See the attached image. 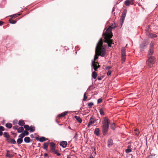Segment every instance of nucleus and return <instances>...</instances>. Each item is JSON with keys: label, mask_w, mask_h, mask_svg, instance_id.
Segmentation results:
<instances>
[{"label": "nucleus", "mask_w": 158, "mask_h": 158, "mask_svg": "<svg viewBox=\"0 0 158 158\" xmlns=\"http://www.w3.org/2000/svg\"><path fill=\"white\" fill-rule=\"evenodd\" d=\"M154 44V42L153 41H152L150 44L149 50L148 52V56H150L152 55L153 53V48Z\"/></svg>", "instance_id": "nucleus-6"}, {"label": "nucleus", "mask_w": 158, "mask_h": 158, "mask_svg": "<svg viewBox=\"0 0 158 158\" xmlns=\"http://www.w3.org/2000/svg\"><path fill=\"white\" fill-rule=\"evenodd\" d=\"M139 132L138 133H136L135 134H136V135H139Z\"/></svg>", "instance_id": "nucleus-56"}, {"label": "nucleus", "mask_w": 158, "mask_h": 158, "mask_svg": "<svg viewBox=\"0 0 158 158\" xmlns=\"http://www.w3.org/2000/svg\"><path fill=\"white\" fill-rule=\"evenodd\" d=\"M100 113L101 115H104V110L103 108H101L100 110Z\"/></svg>", "instance_id": "nucleus-31"}, {"label": "nucleus", "mask_w": 158, "mask_h": 158, "mask_svg": "<svg viewBox=\"0 0 158 158\" xmlns=\"http://www.w3.org/2000/svg\"><path fill=\"white\" fill-rule=\"evenodd\" d=\"M103 41L100 39L98 43L95 48V54L94 57V61H95L98 58V56L103 57L106 53V49L103 47Z\"/></svg>", "instance_id": "nucleus-1"}, {"label": "nucleus", "mask_w": 158, "mask_h": 158, "mask_svg": "<svg viewBox=\"0 0 158 158\" xmlns=\"http://www.w3.org/2000/svg\"><path fill=\"white\" fill-rule=\"evenodd\" d=\"M23 142V139L22 138H19L17 140V143L18 144H21Z\"/></svg>", "instance_id": "nucleus-25"}, {"label": "nucleus", "mask_w": 158, "mask_h": 158, "mask_svg": "<svg viewBox=\"0 0 158 158\" xmlns=\"http://www.w3.org/2000/svg\"><path fill=\"white\" fill-rule=\"evenodd\" d=\"M126 11L125 10H124L123 12V13L122 14V15L121 18V20L122 22V23H123L124 21L125 18L126 17Z\"/></svg>", "instance_id": "nucleus-10"}, {"label": "nucleus", "mask_w": 158, "mask_h": 158, "mask_svg": "<svg viewBox=\"0 0 158 158\" xmlns=\"http://www.w3.org/2000/svg\"><path fill=\"white\" fill-rule=\"evenodd\" d=\"M23 133L25 136L28 135H29V132L27 131H25L23 132Z\"/></svg>", "instance_id": "nucleus-40"}, {"label": "nucleus", "mask_w": 158, "mask_h": 158, "mask_svg": "<svg viewBox=\"0 0 158 158\" xmlns=\"http://www.w3.org/2000/svg\"><path fill=\"white\" fill-rule=\"evenodd\" d=\"M98 79L99 80H101L102 79V78L100 77H98Z\"/></svg>", "instance_id": "nucleus-52"}, {"label": "nucleus", "mask_w": 158, "mask_h": 158, "mask_svg": "<svg viewBox=\"0 0 158 158\" xmlns=\"http://www.w3.org/2000/svg\"><path fill=\"white\" fill-rule=\"evenodd\" d=\"M126 56V49L124 48H123L121 50L122 62V63L125 60Z\"/></svg>", "instance_id": "nucleus-7"}, {"label": "nucleus", "mask_w": 158, "mask_h": 158, "mask_svg": "<svg viewBox=\"0 0 158 158\" xmlns=\"http://www.w3.org/2000/svg\"><path fill=\"white\" fill-rule=\"evenodd\" d=\"M9 21L10 23L12 24H14V23H16V21H15L11 19H10Z\"/></svg>", "instance_id": "nucleus-35"}, {"label": "nucleus", "mask_w": 158, "mask_h": 158, "mask_svg": "<svg viewBox=\"0 0 158 158\" xmlns=\"http://www.w3.org/2000/svg\"><path fill=\"white\" fill-rule=\"evenodd\" d=\"M98 119H96L93 116H92L91 118H90V119L89 121V122L88 125V127L89 128V127L90 125L92 124H94L95 122L97 121V123L98 122V123H99L100 122V120L98 121Z\"/></svg>", "instance_id": "nucleus-5"}, {"label": "nucleus", "mask_w": 158, "mask_h": 158, "mask_svg": "<svg viewBox=\"0 0 158 158\" xmlns=\"http://www.w3.org/2000/svg\"><path fill=\"white\" fill-rule=\"evenodd\" d=\"M99 132L100 130L99 128H97L95 130V131H94V133L96 135L99 136L100 135Z\"/></svg>", "instance_id": "nucleus-13"}, {"label": "nucleus", "mask_w": 158, "mask_h": 158, "mask_svg": "<svg viewBox=\"0 0 158 158\" xmlns=\"http://www.w3.org/2000/svg\"><path fill=\"white\" fill-rule=\"evenodd\" d=\"M113 143L112 140L111 139H109L107 142L108 147H110L113 145Z\"/></svg>", "instance_id": "nucleus-11"}, {"label": "nucleus", "mask_w": 158, "mask_h": 158, "mask_svg": "<svg viewBox=\"0 0 158 158\" xmlns=\"http://www.w3.org/2000/svg\"><path fill=\"white\" fill-rule=\"evenodd\" d=\"M54 153L55 154H56L58 156H59L60 155V153H58L56 151Z\"/></svg>", "instance_id": "nucleus-47"}, {"label": "nucleus", "mask_w": 158, "mask_h": 158, "mask_svg": "<svg viewBox=\"0 0 158 158\" xmlns=\"http://www.w3.org/2000/svg\"><path fill=\"white\" fill-rule=\"evenodd\" d=\"M87 158H94L92 155H91L89 157H88Z\"/></svg>", "instance_id": "nucleus-51"}, {"label": "nucleus", "mask_w": 158, "mask_h": 158, "mask_svg": "<svg viewBox=\"0 0 158 158\" xmlns=\"http://www.w3.org/2000/svg\"><path fill=\"white\" fill-rule=\"evenodd\" d=\"M18 124L19 125L22 126H24L25 125V123L23 120H19L18 123Z\"/></svg>", "instance_id": "nucleus-20"}, {"label": "nucleus", "mask_w": 158, "mask_h": 158, "mask_svg": "<svg viewBox=\"0 0 158 158\" xmlns=\"http://www.w3.org/2000/svg\"><path fill=\"white\" fill-rule=\"evenodd\" d=\"M148 36L149 37L151 38H156L157 37V35L156 34H153L152 33H149Z\"/></svg>", "instance_id": "nucleus-19"}, {"label": "nucleus", "mask_w": 158, "mask_h": 158, "mask_svg": "<svg viewBox=\"0 0 158 158\" xmlns=\"http://www.w3.org/2000/svg\"><path fill=\"white\" fill-rule=\"evenodd\" d=\"M24 141L26 143H29L30 142V138L28 137H26L24 138Z\"/></svg>", "instance_id": "nucleus-24"}, {"label": "nucleus", "mask_w": 158, "mask_h": 158, "mask_svg": "<svg viewBox=\"0 0 158 158\" xmlns=\"http://www.w3.org/2000/svg\"><path fill=\"white\" fill-rule=\"evenodd\" d=\"M74 118L79 123H81L82 122V119L79 117L77 116H75Z\"/></svg>", "instance_id": "nucleus-18"}, {"label": "nucleus", "mask_w": 158, "mask_h": 158, "mask_svg": "<svg viewBox=\"0 0 158 158\" xmlns=\"http://www.w3.org/2000/svg\"><path fill=\"white\" fill-rule=\"evenodd\" d=\"M138 130L137 129H135V131H138Z\"/></svg>", "instance_id": "nucleus-58"}, {"label": "nucleus", "mask_w": 158, "mask_h": 158, "mask_svg": "<svg viewBox=\"0 0 158 158\" xmlns=\"http://www.w3.org/2000/svg\"><path fill=\"white\" fill-rule=\"evenodd\" d=\"M77 137V133H76L74 137L73 138H75V139H76Z\"/></svg>", "instance_id": "nucleus-49"}, {"label": "nucleus", "mask_w": 158, "mask_h": 158, "mask_svg": "<svg viewBox=\"0 0 158 158\" xmlns=\"http://www.w3.org/2000/svg\"><path fill=\"white\" fill-rule=\"evenodd\" d=\"M48 139L45 138L44 137L42 136L39 139V141L40 142H43L46 141L47 140H48Z\"/></svg>", "instance_id": "nucleus-16"}, {"label": "nucleus", "mask_w": 158, "mask_h": 158, "mask_svg": "<svg viewBox=\"0 0 158 158\" xmlns=\"http://www.w3.org/2000/svg\"><path fill=\"white\" fill-rule=\"evenodd\" d=\"M12 134H14V135H15V136H16V134L15 133H12Z\"/></svg>", "instance_id": "nucleus-57"}, {"label": "nucleus", "mask_w": 158, "mask_h": 158, "mask_svg": "<svg viewBox=\"0 0 158 158\" xmlns=\"http://www.w3.org/2000/svg\"><path fill=\"white\" fill-rule=\"evenodd\" d=\"M111 29L109 27L106 30L105 33H103V35L105 36L104 42L107 43L109 47H111V44H114L113 40H111L113 36Z\"/></svg>", "instance_id": "nucleus-2"}, {"label": "nucleus", "mask_w": 158, "mask_h": 158, "mask_svg": "<svg viewBox=\"0 0 158 158\" xmlns=\"http://www.w3.org/2000/svg\"><path fill=\"white\" fill-rule=\"evenodd\" d=\"M19 126L18 125H15L13 126V128L14 130H18V129Z\"/></svg>", "instance_id": "nucleus-43"}, {"label": "nucleus", "mask_w": 158, "mask_h": 158, "mask_svg": "<svg viewBox=\"0 0 158 158\" xmlns=\"http://www.w3.org/2000/svg\"><path fill=\"white\" fill-rule=\"evenodd\" d=\"M151 156H148L147 158H151Z\"/></svg>", "instance_id": "nucleus-54"}, {"label": "nucleus", "mask_w": 158, "mask_h": 158, "mask_svg": "<svg viewBox=\"0 0 158 158\" xmlns=\"http://www.w3.org/2000/svg\"><path fill=\"white\" fill-rule=\"evenodd\" d=\"M5 128L3 126H1L0 127V136H2L3 135V132L2 131H4Z\"/></svg>", "instance_id": "nucleus-22"}, {"label": "nucleus", "mask_w": 158, "mask_h": 158, "mask_svg": "<svg viewBox=\"0 0 158 158\" xmlns=\"http://www.w3.org/2000/svg\"><path fill=\"white\" fill-rule=\"evenodd\" d=\"M8 142L10 143H12L15 144L16 143V141L14 139H7Z\"/></svg>", "instance_id": "nucleus-15"}, {"label": "nucleus", "mask_w": 158, "mask_h": 158, "mask_svg": "<svg viewBox=\"0 0 158 158\" xmlns=\"http://www.w3.org/2000/svg\"><path fill=\"white\" fill-rule=\"evenodd\" d=\"M111 128L113 130H114L115 128V126L114 123H112L111 124Z\"/></svg>", "instance_id": "nucleus-36"}, {"label": "nucleus", "mask_w": 158, "mask_h": 158, "mask_svg": "<svg viewBox=\"0 0 158 158\" xmlns=\"http://www.w3.org/2000/svg\"><path fill=\"white\" fill-rule=\"evenodd\" d=\"M16 136H15V137H16Z\"/></svg>", "instance_id": "nucleus-62"}, {"label": "nucleus", "mask_w": 158, "mask_h": 158, "mask_svg": "<svg viewBox=\"0 0 158 158\" xmlns=\"http://www.w3.org/2000/svg\"><path fill=\"white\" fill-rule=\"evenodd\" d=\"M48 143H44V144L43 148L44 149H45L46 150H47V149L48 148Z\"/></svg>", "instance_id": "nucleus-26"}, {"label": "nucleus", "mask_w": 158, "mask_h": 158, "mask_svg": "<svg viewBox=\"0 0 158 158\" xmlns=\"http://www.w3.org/2000/svg\"><path fill=\"white\" fill-rule=\"evenodd\" d=\"M50 147H55V144L53 143H50Z\"/></svg>", "instance_id": "nucleus-44"}, {"label": "nucleus", "mask_w": 158, "mask_h": 158, "mask_svg": "<svg viewBox=\"0 0 158 158\" xmlns=\"http://www.w3.org/2000/svg\"><path fill=\"white\" fill-rule=\"evenodd\" d=\"M133 0H126L124 2V4L127 6H129L130 5H132L134 4Z\"/></svg>", "instance_id": "nucleus-9"}, {"label": "nucleus", "mask_w": 158, "mask_h": 158, "mask_svg": "<svg viewBox=\"0 0 158 158\" xmlns=\"http://www.w3.org/2000/svg\"><path fill=\"white\" fill-rule=\"evenodd\" d=\"M6 126L7 127L9 128H10L12 127V125L11 123H8L6 124Z\"/></svg>", "instance_id": "nucleus-27"}, {"label": "nucleus", "mask_w": 158, "mask_h": 158, "mask_svg": "<svg viewBox=\"0 0 158 158\" xmlns=\"http://www.w3.org/2000/svg\"><path fill=\"white\" fill-rule=\"evenodd\" d=\"M24 128L22 126L18 127L17 131L18 133H21L23 131Z\"/></svg>", "instance_id": "nucleus-21"}, {"label": "nucleus", "mask_w": 158, "mask_h": 158, "mask_svg": "<svg viewBox=\"0 0 158 158\" xmlns=\"http://www.w3.org/2000/svg\"><path fill=\"white\" fill-rule=\"evenodd\" d=\"M6 156L7 157L11 158L13 156V155L10 153V151L8 150H6Z\"/></svg>", "instance_id": "nucleus-14"}, {"label": "nucleus", "mask_w": 158, "mask_h": 158, "mask_svg": "<svg viewBox=\"0 0 158 158\" xmlns=\"http://www.w3.org/2000/svg\"><path fill=\"white\" fill-rule=\"evenodd\" d=\"M4 136L6 138L8 139L10 137V135L7 132H5L3 134Z\"/></svg>", "instance_id": "nucleus-29"}, {"label": "nucleus", "mask_w": 158, "mask_h": 158, "mask_svg": "<svg viewBox=\"0 0 158 158\" xmlns=\"http://www.w3.org/2000/svg\"><path fill=\"white\" fill-rule=\"evenodd\" d=\"M111 73V71L110 70L107 73V75L108 76L110 75Z\"/></svg>", "instance_id": "nucleus-48"}, {"label": "nucleus", "mask_w": 158, "mask_h": 158, "mask_svg": "<svg viewBox=\"0 0 158 158\" xmlns=\"http://www.w3.org/2000/svg\"><path fill=\"white\" fill-rule=\"evenodd\" d=\"M156 61V59L154 57L151 56L148 57V60L146 61V64L150 67H152L153 64Z\"/></svg>", "instance_id": "nucleus-4"}, {"label": "nucleus", "mask_w": 158, "mask_h": 158, "mask_svg": "<svg viewBox=\"0 0 158 158\" xmlns=\"http://www.w3.org/2000/svg\"><path fill=\"white\" fill-rule=\"evenodd\" d=\"M92 66L95 71H97L98 68L100 67V65L98 64V62L96 61H92Z\"/></svg>", "instance_id": "nucleus-8"}, {"label": "nucleus", "mask_w": 158, "mask_h": 158, "mask_svg": "<svg viewBox=\"0 0 158 158\" xmlns=\"http://www.w3.org/2000/svg\"><path fill=\"white\" fill-rule=\"evenodd\" d=\"M67 144V142L65 141H63L60 142V145L63 148H65L66 147Z\"/></svg>", "instance_id": "nucleus-12"}, {"label": "nucleus", "mask_w": 158, "mask_h": 158, "mask_svg": "<svg viewBox=\"0 0 158 158\" xmlns=\"http://www.w3.org/2000/svg\"><path fill=\"white\" fill-rule=\"evenodd\" d=\"M20 14H15L11 15L10 17L12 18H16L20 15Z\"/></svg>", "instance_id": "nucleus-38"}, {"label": "nucleus", "mask_w": 158, "mask_h": 158, "mask_svg": "<svg viewBox=\"0 0 158 158\" xmlns=\"http://www.w3.org/2000/svg\"><path fill=\"white\" fill-rule=\"evenodd\" d=\"M111 29L115 28L116 27V25L114 23V24H112L111 26L109 27Z\"/></svg>", "instance_id": "nucleus-37"}, {"label": "nucleus", "mask_w": 158, "mask_h": 158, "mask_svg": "<svg viewBox=\"0 0 158 158\" xmlns=\"http://www.w3.org/2000/svg\"><path fill=\"white\" fill-rule=\"evenodd\" d=\"M25 136V135L23 133L19 135V137L20 138H22V139H23V138Z\"/></svg>", "instance_id": "nucleus-42"}, {"label": "nucleus", "mask_w": 158, "mask_h": 158, "mask_svg": "<svg viewBox=\"0 0 158 158\" xmlns=\"http://www.w3.org/2000/svg\"><path fill=\"white\" fill-rule=\"evenodd\" d=\"M36 139L37 140H39V138L38 137H37L36 138Z\"/></svg>", "instance_id": "nucleus-55"}, {"label": "nucleus", "mask_w": 158, "mask_h": 158, "mask_svg": "<svg viewBox=\"0 0 158 158\" xmlns=\"http://www.w3.org/2000/svg\"><path fill=\"white\" fill-rule=\"evenodd\" d=\"M94 105V104L93 102H90L88 103V106L89 107H91Z\"/></svg>", "instance_id": "nucleus-41"}, {"label": "nucleus", "mask_w": 158, "mask_h": 158, "mask_svg": "<svg viewBox=\"0 0 158 158\" xmlns=\"http://www.w3.org/2000/svg\"><path fill=\"white\" fill-rule=\"evenodd\" d=\"M48 156V155L47 154V153H45L44 154V156H45V157L46 156Z\"/></svg>", "instance_id": "nucleus-53"}, {"label": "nucleus", "mask_w": 158, "mask_h": 158, "mask_svg": "<svg viewBox=\"0 0 158 158\" xmlns=\"http://www.w3.org/2000/svg\"><path fill=\"white\" fill-rule=\"evenodd\" d=\"M102 101V98H100L98 100V103H101Z\"/></svg>", "instance_id": "nucleus-45"}, {"label": "nucleus", "mask_w": 158, "mask_h": 158, "mask_svg": "<svg viewBox=\"0 0 158 158\" xmlns=\"http://www.w3.org/2000/svg\"><path fill=\"white\" fill-rule=\"evenodd\" d=\"M87 98V97L86 96V93L85 92L84 94V98H83V101H85V100H86Z\"/></svg>", "instance_id": "nucleus-39"}, {"label": "nucleus", "mask_w": 158, "mask_h": 158, "mask_svg": "<svg viewBox=\"0 0 158 158\" xmlns=\"http://www.w3.org/2000/svg\"><path fill=\"white\" fill-rule=\"evenodd\" d=\"M24 127L27 131H29V130L30 127L28 125H24Z\"/></svg>", "instance_id": "nucleus-32"}, {"label": "nucleus", "mask_w": 158, "mask_h": 158, "mask_svg": "<svg viewBox=\"0 0 158 158\" xmlns=\"http://www.w3.org/2000/svg\"><path fill=\"white\" fill-rule=\"evenodd\" d=\"M30 132H33L35 130V127L34 126H32L30 127L29 130Z\"/></svg>", "instance_id": "nucleus-23"}, {"label": "nucleus", "mask_w": 158, "mask_h": 158, "mask_svg": "<svg viewBox=\"0 0 158 158\" xmlns=\"http://www.w3.org/2000/svg\"><path fill=\"white\" fill-rule=\"evenodd\" d=\"M92 77L94 79H96V78L97 77V74L95 71H94L92 73Z\"/></svg>", "instance_id": "nucleus-28"}, {"label": "nucleus", "mask_w": 158, "mask_h": 158, "mask_svg": "<svg viewBox=\"0 0 158 158\" xmlns=\"http://www.w3.org/2000/svg\"><path fill=\"white\" fill-rule=\"evenodd\" d=\"M110 123V120L107 117H104L103 118L102 126V132L103 135H106Z\"/></svg>", "instance_id": "nucleus-3"}, {"label": "nucleus", "mask_w": 158, "mask_h": 158, "mask_svg": "<svg viewBox=\"0 0 158 158\" xmlns=\"http://www.w3.org/2000/svg\"><path fill=\"white\" fill-rule=\"evenodd\" d=\"M33 136V135H31V136Z\"/></svg>", "instance_id": "nucleus-60"}, {"label": "nucleus", "mask_w": 158, "mask_h": 158, "mask_svg": "<svg viewBox=\"0 0 158 158\" xmlns=\"http://www.w3.org/2000/svg\"><path fill=\"white\" fill-rule=\"evenodd\" d=\"M55 147H51L50 152L54 153L56 150L55 149Z\"/></svg>", "instance_id": "nucleus-34"}, {"label": "nucleus", "mask_w": 158, "mask_h": 158, "mask_svg": "<svg viewBox=\"0 0 158 158\" xmlns=\"http://www.w3.org/2000/svg\"><path fill=\"white\" fill-rule=\"evenodd\" d=\"M69 129H71V127H69Z\"/></svg>", "instance_id": "nucleus-59"}, {"label": "nucleus", "mask_w": 158, "mask_h": 158, "mask_svg": "<svg viewBox=\"0 0 158 158\" xmlns=\"http://www.w3.org/2000/svg\"><path fill=\"white\" fill-rule=\"evenodd\" d=\"M3 23V22L2 21H0V26L2 25Z\"/></svg>", "instance_id": "nucleus-50"}, {"label": "nucleus", "mask_w": 158, "mask_h": 158, "mask_svg": "<svg viewBox=\"0 0 158 158\" xmlns=\"http://www.w3.org/2000/svg\"><path fill=\"white\" fill-rule=\"evenodd\" d=\"M146 46V43L145 42H143L140 45V47L142 48H144Z\"/></svg>", "instance_id": "nucleus-30"}, {"label": "nucleus", "mask_w": 158, "mask_h": 158, "mask_svg": "<svg viewBox=\"0 0 158 158\" xmlns=\"http://www.w3.org/2000/svg\"><path fill=\"white\" fill-rule=\"evenodd\" d=\"M129 147L130 146H129L128 148L125 150V152L127 153H128L131 152V150L129 148Z\"/></svg>", "instance_id": "nucleus-33"}, {"label": "nucleus", "mask_w": 158, "mask_h": 158, "mask_svg": "<svg viewBox=\"0 0 158 158\" xmlns=\"http://www.w3.org/2000/svg\"><path fill=\"white\" fill-rule=\"evenodd\" d=\"M112 67L111 66H106L105 68V69L106 70H109L111 69Z\"/></svg>", "instance_id": "nucleus-46"}, {"label": "nucleus", "mask_w": 158, "mask_h": 158, "mask_svg": "<svg viewBox=\"0 0 158 158\" xmlns=\"http://www.w3.org/2000/svg\"><path fill=\"white\" fill-rule=\"evenodd\" d=\"M67 112H65L63 113H62L58 115V117L59 118H61V117H64V116L66 115Z\"/></svg>", "instance_id": "nucleus-17"}, {"label": "nucleus", "mask_w": 158, "mask_h": 158, "mask_svg": "<svg viewBox=\"0 0 158 158\" xmlns=\"http://www.w3.org/2000/svg\"><path fill=\"white\" fill-rule=\"evenodd\" d=\"M94 154H96V152H94Z\"/></svg>", "instance_id": "nucleus-61"}]
</instances>
